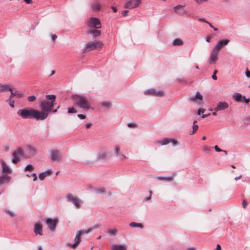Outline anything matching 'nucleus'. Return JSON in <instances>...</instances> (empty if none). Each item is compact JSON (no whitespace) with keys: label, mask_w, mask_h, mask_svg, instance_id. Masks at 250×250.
Returning <instances> with one entry per match:
<instances>
[{"label":"nucleus","mask_w":250,"mask_h":250,"mask_svg":"<svg viewBox=\"0 0 250 250\" xmlns=\"http://www.w3.org/2000/svg\"><path fill=\"white\" fill-rule=\"evenodd\" d=\"M245 74H246V76L248 77V78H250V71L248 69H247L246 72H245Z\"/></svg>","instance_id":"obj_51"},{"label":"nucleus","mask_w":250,"mask_h":250,"mask_svg":"<svg viewBox=\"0 0 250 250\" xmlns=\"http://www.w3.org/2000/svg\"><path fill=\"white\" fill-rule=\"evenodd\" d=\"M92 8L94 10H98L101 8V5L98 2H94L92 4Z\"/></svg>","instance_id":"obj_30"},{"label":"nucleus","mask_w":250,"mask_h":250,"mask_svg":"<svg viewBox=\"0 0 250 250\" xmlns=\"http://www.w3.org/2000/svg\"><path fill=\"white\" fill-rule=\"evenodd\" d=\"M50 155L51 160L54 162H59L61 159L60 153L57 150H53Z\"/></svg>","instance_id":"obj_16"},{"label":"nucleus","mask_w":250,"mask_h":250,"mask_svg":"<svg viewBox=\"0 0 250 250\" xmlns=\"http://www.w3.org/2000/svg\"><path fill=\"white\" fill-rule=\"evenodd\" d=\"M57 38V36L56 35H52L51 36V39L53 41H55Z\"/></svg>","instance_id":"obj_59"},{"label":"nucleus","mask_w":250,"mask_h":250,"mask_svg":"<svg viewBox=\"0 0 250 250\" xmlns=\"http://www.w3.org/2000/svg\"><path fill=\"white\" fill-rule=\"evenodd\" d=\"M229 42V40L228 39L220 40L212 49L219 53L220 49L227 45Z\"/></svg>","instance_id":"obj_11"},{"label":"nucleus","mask_w":250,"mask_h":250,"mask_svg":"<svg viewBox=\"0 0 250 250\" xmlns=\"http://www.w3.org/2000/svg\"><path fill=\"white\" fill-rule=\"evenodd\" d=\"M23 154V151L22 148L19 147L15 150L12 155L11 161L12 163L16 164L19 163L21 161V157Z\"/></svg>","instance_id":"obj_5"},{"label":"nucleus","mask_w":250,"mask_h":250,"mask_svg":"<svg viewBox=\"0 0 250 250\" xmlns=\"http://www.w3.org/2000/svg\"><path fill=\"white\" fill-rule=\"evenodd\" d=\"M172 44L174 46H180L183 44V42L181 39H176L173 41Z\"/></svg>","instance_id":"obj_29"},{"label":"nucleus","mask_w":250,"mask_h":250,"mask_svg":"<svg viewBox=\"0 0 250 250\" xmlns=\"http://www.w3.org/2000/svg\"><path fill=\"white\" fill-rule=\"evenodd\" d=\"M117 230L116 229H108V233L110 235H115L117 233Z\"/></svg>","instance_id":"obj_36"},{"label":"nucleus","mask_w":250,"mask_h":250,"mask_svg":"<svg viewBox=\"0 0 250 250\" xmlns=\"http://www.w3.org/2000/svg\"><path fill=\"white\" fill-rule=\"evenodd\" d=\"M233 99L235 101L238 102H243V97L242 95L239 93H235L233 96Z\"/></svg>","instance_id":"obj_24"},{"label":"nucleus","mask_w":250,"mask_h":250,"mask_svg":"<svg viewBox=\"0 0 250 250\" xmlns=\"http://www.w3.org/2000/svg\"><path fill=\"white\" fill-rule=\"evenodd\" d=\"M107 153L106 151L102 150H100L97 157V159L98 160H102L105 159L107 157Z\"/></svg>","instance_id":"obj_20"},{"label":"nucleus","mask_w":250,"mask_h":250,"mask_svg":"<svg viewBox=\"0 0 250 250\" xmlns=\"http://www.w3.org/2000/svg\"><path fill=\"white\" fill-rule=\"evenodd\" d=\"M214 149H215V150L216 151H217V152H224V153H225V154H226V155H227V151H226V150H222V149H220V148L218 147V146H214Z\"/></svg>","instance_id":"obj_42"},{"label":"nucleus","mask_w":250,"mask_h":250,"mask_svg":"<svg viewBox=\"0 0 250 250\" xmlns=\"http://www.w3.org/2000/svg\"><path fill=\"white\" fill-rule=\"evenodd\" d=\"M26 149L30 157L34 156L36 154L37 150L34 146L29 145L26 147Z\"/></svg>","instance_id":"obj_17"},{"label":"nucleus","mask_w":250,"mask_h":250,"mask_svg":"<svg viewBox=\"0 0 250 250\" xmlns=\"http://www.w3.org/2000/svg\"><path fill=\"white\" fill-rule=\"evenodd\" d=\"M170 143H171L173 144L174 146H176L177 144V140L174 139H170Z\"/></svg>","instance_id":"obj_48"},{"label":"nucleus","mask_w":250,"mask_h":250,"mask_svg":"<svg viewBox=\"0 0 250 250\" xmlns=\"http://www.w3.org/2000/svg\"><path fill=\"white\" fill-rule=\"evenodd\" d=\"M66 198L67 201L71 202L77 208L81 207L82 201L79 198L73 196L71 194H68L66 195Z\"/></svg>","instance_id":"obj_7"},{"label":"nucleus","mask_w":250,"mask_h":250,"mask_svg":"<svg viewBox=\"0 0 250 250\" xmlns=\"http://www.w3.org/2000/svg\"><path fill=\"white\" fill-rule=\"evenodd\" d=\"M91 124L90 123H88L85 124V126L86 128H89L91 126Z\"/></svg>","instance_id":"obj_58"},{"label":"nucleus","mask_w":250,"mask_h":250,"mask_svg":"<svg viewBox=\"0 0 250 250\" xmlns=\"http://www.w3.org/2000/svg\"><path fill=\"white\" fill-rule=\"evenodd\" d=\"M204 111H205V109H203V108H200L198 111H197V114L198 115H201V114H203L204 112Z\"/></svg>","instance_id":"obj_46"},{"label":"nucleus","mask_w":250,"mask_h":250,"mask_svg":"<svg viewBox=\"0 0 250 250\" xmlns=\"http://www.w3.org/2000/svg\"><path fill=\"white\" fill-rule=\"evenodd\" d=\"M34 232L36 234L42 235V226L40 224H36L35 225Z\"/></svg>","instance_id":"obj_23"},{"label":"nucleus","mask_w":250,"mask_h":250,"mask_svg":"<svg viewBox=\"0 0 250 250\" xmlns=\"http://www.w3.org/2000/svg\"><path fill=\"white\" fill-rule=\"evenodd\" d=\"M17 114L23 119H35L37 120H43L47 118L48 114L41 112L37 110L25 108L17 111Z\"/></svg>","instance_id":"obj_1"},{"label":"nucleus","mask_w":250,"mask_h":250,"mask_svg":"<svg viewBox=\"0 0 250 250\" xmlns=\"http://www.w3.org/2000/svg\"><path fill=\"white\" fill-rule=\"evenodd\" d=\"M151 194H152V191H149V196L148 197H146L145 198V200L146 201H148L149 200V199H150L151 198Z\"/></svg>","instance_id":"obj_53"},{"label":"nucleus","mask_w":250,"mask_h":250,"mask_svg":"<svg viewBox=\"0 0 250 250\" xmlns=\"http://www.w3.org/2000/svg\"><path fill=\"white\" fill-rule=\"evenodd\" d=\"M1 165L2 168V172L4 173H10L11 172V170L9 167L6 165L5 162L2 160L1 161Z\"/></svg>","instance_id":"obj_18"},{"label":"nucleus","mask_w":250,"mask_h":250,"mask_svg":"<svg viewBox=\"0 0 250 250\" xmlns=\"http://www.w3.org/2000/svg\"><path fill=\"white\" fill-rule=\"evenodd\" d=\"M101 106L104 109H108L111 107V104L108 101H103L101 104Z\"/></svg>","instance_id":"obj_27"},{"label":"nucleus","mask_w":250,"mask_h":250,"mask_svg":"<svg viewBox=\"0 0 250 250\" xmlns=\"http://www.w3.org/2000/svg\"><path fill=\"white\" fill-rule=\"evenodd\" d=\"M142 0H127L125 4V7L133 9L138 7L141 4Z\"/></svg>","instance_id":"obj_8"},{"label":"nucleus","mask_w":250,"mask_h":250,"mask_svg":"<svg viewBox=\"0 0 250 250\" xmlns=\"http://www.w3.org/2000/svg\"><path fill=\"white\" fill-rule=\"evenodd\" d=\"M112 250H126V248L124 245H114L112 246Z\"/></svg>","instance_id":"obj_26"},{"label":"nucleus","mask_w":250,"mask_h":250,"mask_svg":"<svg viewBox=\"0 0 250 250\" xmlns=\"http://www.w3.org/2000/svg\"><path fill=\"white\" fill-rule=\"evenodd\" d=\"M195 98H196L197 99L200 100V101H202L203 99V96L199 92H197L196 94ZM192 100L193 101H194V98H192Z\"/></svg>","instance_id":"obj_39"},{"label":"nucleus","mask_w":250,"mask_h":250,"mask_svg":"<svg viewBox=\"0 0 250 250\" xmlns=\"http://www.w3.org/2000/svg\"><path fill=\"white\" fill-rule=\"evenodd\" d=\"M217 73V70H215L214 71V72H213V75H212V78L214 80H217V76L216 75V74Z\"/></svg>","instance_id":"obj_47"},{"label":"nucleus","mask_w":250,"mask_h":250,"mask_svg":"<svg viewBox=\"0 0 250 250\" xmlns=\"http://www.w3.org/2000/svg\"><path fill=\"white\" fill-rule=\"evenodd\" d=\"M10 180V177L7 174L0 176V185L8 183Z\"/></svg>","instance_id":"obj_19"},{"label":"nucleus","mask_w":250,"mask_h":250,"mask_svg":"<svg viewBox=\"0 0 250 250\" xmlns=\"http://www.w3.org/2000/svg\"><path fill=\"white\" fill-rule=\"evenodd\" d=\"M242 205L244 208H245L247 206V203L245 201H243L242 203Z\"/></svg>","instance_id":"obj_63"},{"label":"nucleus","mask_w":250,"mask_h":250,"mask_svg":"<svg viewBox=\"0 0 250 250\" xmlns=\"http://www.w3.org/2000/svg\"><path fill=\"white\" fill-rule=\"evenodd\" d=\"M114 151L115 154H119L120 151V149L118 147H115L114 148Z\"/></svg>","instance_id":"obj_49"},{"label":"nucleus","mask_w":250,"mask_h":250,"mask_svg":"<svg viewBox=\"0 0 250 250\" xmlns=\"http://www.w3.org/2000/svg\"><path fill=\"white\" fill-rule=\"evenodd\" d=\"M27 3L30 4L32 3V0H24Z\"/></svg>","instance_id":"obj_61"},{"label":"nucleus","mask_w":250,"mask_h":250,"mask_svg":"<svg viewBox=\"0 0 250 250\" xmlns=\"http://www.w3.org/2000/svg\"><path fill=\"white\" fill-rule=\"evenodd\" d=\"M78 117L81 119H84L85 118V116L83 114H78Z\"/></svg>","instance_id":"obj_54"},{"label":"nucleus","mask_w":250,"mask_h":250,"mask_svg":"<svg viewBox=\"0 0 250 250\" xmlns=\"http://www.w3.org/2000/svg\"><path fill=\"white\" fill-rule=\"evenodd\" d=\"M131 227H141L142 224L140 223H136L135 222H131L129 224Z\"/></svg>","instance_id":"obj_41"},{"label":"nucleus","mask_w":250,"mask_h":250,"mask_svg":"<svg viewBox=\"0 0 250 250\" xmlns=\"http://www.w3.org/2000/svg\"><path fill=\"white\" fill-rule=\"evenodd\" d=\"M195 2L199 4H202L204 2H207L208 0H194Z\"/></svg>","instance_id":"obj_45"},{"label":"nucleus","mask_w":250,"mask_h":250,"mask_svg":"<svg viewBox=\"0 0 250 250\" xmlns=\"http://www.w3.org/2000/svg\"><path fill=\"white\" fill-rule=\"evenodd\" d=\"M210 39L211 38L210 37H208L206 40V42H210Z\"/></svg>","instance_id":"obj_62"},{"label":"nucleus","mask_w":250,"mask_h":250,"mask_svg":"<svg viewBox=\"0 0 250 250\" xmlns=\"http://www.w3.org/2000/svg\"><path fill=\"white\" fill-rule=\"evenodd\" d=\"M90 33L92 34L94 37H98L101 35V31L98 30L94 29L93 30H90Z\"/></svg>","instance_id":"obj_31"},{"label":"nucleus","mask_w":250,"mask_h":250,"mask_svg":"<svg viewBox=\"0 0 250 250\" xmlns=\"http://www.w3.org/2000/svg\"><path fill=\"white\" fill-rule=\"evenodd\" d=\"M92 230V229H89L87 230H80L77 232V234L75 238V243L73 244H71V243H68L67 246L71 248L72 249H75L77 248V247L78 246L79 243L81 241V238L80 236L83 234L84 233H88V232H90Z\"/></svg>","instance_id":"obj_4"},{"label":"nucleus","mask_w":250,"mask_h":250,"mask_svg":"<svg viewBox=\"0 0 250 250\" xmlns=\"http://www.w3.org/2000/svg\"><path fill=\"white\" fill-rule=\"evenodd\" d=\"M58 222V220L57 218H47L45 220L46 225L48 226V228L52 231L55 230Z\"/></svg>","instance_id":"obj_10"},{"label":"nucleus","mask_w":250,"mask_h":250,"mask_svg":"<svg viewBox=\"0 0 250 250\" xmlns=\"http://www.w3.org/2000/svg\"><path fill=\"white\" fill-rule=\"evenodd\" d=\"M89 27L99 29L101 28L102 24L100 20L97 18H91L87 22Z\"/></svg>","instance_id":"obj_9"},{"label":"nucleus","mask_w":250,"mask_h":250,"mask_svg":"<svg viewBox=\"0 0 250 250\" xmlns=\"http://www.w3.org/2000/svg\"><path fill=\"white\" fill-rule=\"evenodd\" d=\"M111 8L113 10L114 12H116L117 11V9L116 7L112 6Z\"/></svg>","instance_id":"obj_60"},{"label":"nucleus","mask_w":250,"mask_h":250,"mask_svg":"<svg viewBox=\"0 0 250 250\" xmlns=\"http://www.w3.org/2000/svg\"><path fill=\"white\" fill-rule=\"evenodd\" d=\"M46 98L47 100H50V102H52L54 103L56 99V96L54 95H46Z\"/></svg>","instance_id":"obj_33"},{"label":"nucleus","mask_w":250,"mask_h":250,"mask_svg":"<svg viewBox=\"0 0 250 250\" xmlns=\"http://www.w3.org/2000/svg\"><path fill=\"white\" fill-rule=\"evenodd\" d=\"M36 98L35 96H30L28 97V101L30 102H33L36 100Z\"/></svg>","instance_id":"obj_43"},{"label":"nucleus","mask_w":250,"mask_h":250,"mask_svg":"<svg viewBox=\"0 0 250 250\" xmlns=\"http://www.w3.org/2000/svg\"><path fill=\"white\" fill-rule=\"evenodd\" d=\"M202 150L204 152H205L206 153H209L210 151V148H209L207 146H204L202 147Z\"/></svg>","instance_id":"obj_40"},{"label":"nucleus","mask_w":250,"mask_h":250,"mask_svg":"<svg viewBox=\"0 0 250 250\" xmlns=\"http://www.w3.org/2000/svg\"><path fill=\"white\" fill-rule=\"evenodd\" d=\"M128 12V10H124L122 11V15L123 17H125Z\"/></svg>","instance_id":"obj_52"},{"label":"nucleus","mask_w":250,"mask_h":250,"mask_svg":"<svg viewBox=\"0 0 250 250\" xmlns=\"http://www.w3.org/2000/svg\"><path fill=\"white\" fill-rule=\"evenodd\" d=\"M104 188H98L94 189V192L96 194H102L104 192Z\"/></svg>","instance_id":"obj_32"},{"label":"nucleus","mask_w":250,"mask_h":250,"mask_svg":"<svg viewBox=\"0 0 250 250\" xmlns=\"http://www.w3.org/2000/svg\"><path fill=\"white\" fill-rule=\"evenodd\" d=\"M170 142V139L169 138H164L162 140L157 141L156 143L158 144H160L162 146L166 145L169 143Z\"/></svg>","instance_id":"obj_25"},{"label":"nucleus","mask_w":250,"mask_h":250,"mask_svg":"<svg viewBox=\"0 0 250 250\" xmlns=\"http://www.w3.org/2000/svg\"><path fill=\"white\" fill-rule=\"evenodd\" d=\"M52 173V171L51 169H48L43 172L39 174V178L41 180H43L45 178Z\"/></svg>","instance_id":"obj_21"},{"label":"nucleus","mask_w":250,"mask_h":250,"mask_svg":"<svg viewBox=\"0 0 250 250\" xmlns=\"http://www.w3.org/2000/svg\"><path fill=\"white\" fill-rule=\"evenodd\" d=\"M144 93L145 94H148V95H154L158 97H161L164 96V93L162 91H156L154 89H150L147 90L145 91Z\"/></svg>","instance_id":"obj_14"},{"label":"nucleus","mask_w":250,"mask_h":250,"mask_svg":"<svg viewBox=\"0 0 250 250\" xmlns=\"http://www.w3.org/2000/svg\"><path fill=\"white\" fill-rule=\"evenodd\" d=\"M197 122L196 121H195L194 122H193V131H192V132H189V134L190 135H191V134H194L198 129V125H196V123Z\"/></svg>","instance_id":"obj_34"},{"label":"nucleus","mask_w":250,"mask_h":250,"mask_svg":"<svg viewBox=\"0 0 250 250\" xmlns=\"http://www.w3.org/2000/svg\"><path fill=\"white\" fill-rule=\"evenodd\" d=\"M9 213L10 214V215H11L12 216H15V213L14 212H12V211H9Z\"/></svg>","instance_id":"obj_64"},{"label":"nucleus","mask_w":250,"mask_h":250,"mask_svg":"<svg viewBox=\"0 0 250 250\" xmlns=\"http://www.w3.org/2000/svg\"><path fill=\"white\" fill-rule=\"evenodd\" d=\"M229 107V104L225 102H219L217 104L215 108H214V111L223 110Z\"/></svg>","instance_id":"obj_13"},{"label":"nucleus","mask_w":250,"mask_h":250,"mask_svg":"<svg viewBox=\"0 0 250 250\" xmlns=\"http://www.w3.org/2000/svg\"><path fill=\"white\" fill-rule=\"evenodd\" d=\"M218 52L212 49L210 57L208 60L209 64H215L218 59Z\"/></svg>","instance_id":"obj_12"},{"label":"nucleus","mask_w":250,"mask_h":250,"mask_svg":"<svg viewBox=\"0 0 250 250\" xmlns=\"http://www.w3.org/2000/svg\"><path fill=\"white\" fill-rule=\"evenodd\" d=\"M54 103L52 102H49L47 101H42L40 103V106L42 109V111L41 112H44L45 113H47V112H49L52 107L54 105Z\"/></svg>","instance_id":"obj_6"},{"label":"nucleus","mask_w":250,"mask_h":250,"mask_svg":"<svg viewBox=\"0 0 250 250\" xmlns=\"http://www.w3.org/2000/svg\"><path fill=\"white\" fill-rule=\"evenodd\" d=\"M6 102L8 103L10 107L12 108L14 107V101L13 100V99H11V98L9 97Z\"/></svg>","instance_id":"obj_37"},{"label":"nucleus","mask_w":250,"mask_h":250,"mask_svg":"<svg viewBox=\"0 0 250 250\" xmlns=\"http://www.w3.org/2000/svg\"><path fill=\"white\" fill-rule=\"evenodd\" d=\"M157 179L160 181H170L172 180L171 177H159L157 178Z\"/></svg>","instance_id":"obj_38"},{"label":"nucleus","mask_w":250,"mask_h":250,"mask_svg":"<svg viewBox=\"0 0 250 250\" xmlns=\"http://www.w3.org/2000/svg\"><path fill=\"white\" fill-rule=\"evenodd\" d=\"M77 111L74 107L69 108L68 109V113H76Z\"/></svg>","instance_id":"obj_44"},{"label":"nucleus","mask_w":250,"mask_h":250,"mask_svg":"<svg viewBox=\"0 0 250 250\" xmlns=\"http://www.w3.org/2000/svg\"><path fill=\"white\" fill-rule=\"evenodd\" d=\"M127 126L129 127H134L136 126V124L134 123H128Z\"/></svg>","instance_id":"obj_57"},{"label":"nucleus","mask_w":250,"mask_h":250,"mask_svg":"<svg viewBox=\"0 0 250 250\" xmlns=\"http://www.w3.org/2000/svg\"><path fill=\"white\" fill-rule=\"evenodd\" d=\"M120 157L121 159H122V160L126 159V156L123 154H120Z\"/></svg>","instance_id":"obj_56"},{"label":"nucleus","mask_w":250,"mask_h":250,"mask_svg":"<svg viewBox=\"0 0 250 250\" xmlns=\"http://www.w3.org/2000/svg\"><path fill=\"white\" fill-rule=\"evenodd\" d=\"M243 99L244 100V101L246 104H248L250 101V98H246L245 96L243 97Z\"/></svg>","instance_id":"obj_50"},{"label":"nucleus","mask_w":250,"mask_h":250,"mask_svg":"<svg viewBox=\"0 0 250 250\" xmlns=\"http://www.w3.org/2000/svg\"><path fill=\"white\" fill-rule=\"evenodd\" d=\"M32 176L33 177V181H36L37 179V176L35 173H34L32 174Z\"/></svg>","instance_id":"obj_55"},{"label":"nucleus","mask_w":250,"mask_h":250,"mask_svg":"<svg viewBox=\"0 0 250 250\" xmlns=\"http://www.w3.org/2000/svg\"><path fill=\"white\" fill-rule=\"evenodd\" d=\"M173 10L176 14H182L184 12V6L182 5H177L173 8Z\"/></svg>","instance_id":"obj_22"},{"label":"nucleus","mask_w":250,"mask_h":250,"mask_svg":"<svg viewBox=\"0 0 250 250\" xmlns=\"http://www.w3.org/2000/svg\"><path fill=\"white\" fill-rule=\"evenodd\" d=\"M11 90V87L9 85L5 84L1 85L0 84V92H4L6 90L10 91Z\"/></svg>","instance_id":"obj_28"},{"label":"nucleus","mask_w":250,"mask_h":250,"mask_svg":"<svg viewBox=\"0 0 250 250\" xmlns=\"http://www.w3.org/2000/svg\"><path fill=\"white\" fill-rule=\"evenodd\" d=\"M34 169V167L32 165H27L25 168V171H32Z\"/></svg>","instance_id":"obj_35"},{"label":"nucleus","mask_w":250,"mask_h":250,"mask_svg":"<svg viewBox=\"0 0 250 250\" xmlns=\"http://www.w3.org/2000/svg\"><path fill=\"white\" fill-rule=\"evenodd\" d=\"M104 44L99 41H94L88 42L85 47L84 51H89L95 49H101Z\"/></svg>","instance_id":"obj_3"},{"label":"nucleus","mask_w":250,"mask_h":250,"mask_svg":"<svg viewBox=\"0 0 250 250\" xmlns=\"http://www.w3.org/2000/svg\"><path fill=\"white\" fill-rule=\"evenodd\" d=\"M9 91L11 92V95L10 96L11 99H13L15 97L17 98H21L24 96V94L22 92L18 90L14 91L12 87L11 90Z\"/></svg>","instance_id":"obj_15"},{"label":"nucleus","mask_w":250,"mask_h":250,"mask_svg":"<svg viewBox=\"0 0 250 250\" xmlns=\"http://www.w3.org/2000/svg\"><path fill=\"white\" fill-rule=\"evenodd\" d=\"M71 98L75 104L80 108L86 110L90 108V102L86 97L80 95L74 94L71 96Z\"/></svg>","instance_id":"obj_2"}]
</instances>
